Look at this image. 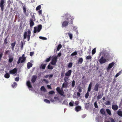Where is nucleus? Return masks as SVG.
<instances>
[{
	"mask_svg": "<svg viewBox=\"0 0 122 122\" xmlns=\"http://www.w3.org/2000/svg\"><path fill=\"white\" fill-rule=\"evenodd\" d=\"M94 106L96 108H98V106L97 105V103L96 101L94 103Z\"/></svg>",
	"mask_w": 122,
	"mask_h": 122,
	"instance_id": "nucleus-49",
	"label": "nucleus"
},
{
	"mask_svg": "<svg viewBox=\"0 0 122 122\" xmlns=\"http://www.w3.org/2000/svg\"><path fill=\"white\" fill-rule=\"evenodd\" d=\"M26 60V59H25V58H21L20 60V62H18L19 61V59L18 60L17 62V64H19L20 63H23Z\"/></svg>",
	"mask_w": 122,
	"mask_h": 122,
	"instance_id": "nucleus-15",
	"label": "nucleus"
},
{
	"mask_svg": "<svg viewBox=\"0 0 122 122\" xmlns=\"http://www.w3.org/2000/svg\"><path fill=\"white\" fill-rule=\"evenodd\" d=\"M19 77H16L15 78V81H17L19 80Z\"/></svg>",
	"mask_w": 122,
	"mask_h": 122,
	"instance_id": "nucleus-60",
	"label": "nucleus"
},
{
	"mask_svg": "<svg viewBox=\"0 0 122 122\" xmlns=\"http://www.w3.org/2000/svg\"><path fill=\"white\" fill-rule=\"evenodd\" d=\"M42 28L41 25H39V32H40Z\"/></svg>",
	"mask_w": 122,
	"mask_h": 122,
	"instance_id": "nucleus-47",
	"label": "nucleus"
},
{
	"mask_svg": "<svg viewBox=\"0 0 122 122\" xmlns=\"http://www.w3.org/2000/svg\"><path fill=\"white\" fill-rule=\"evenodd\" d=\"M108 52L105 50L103 49L102 51H100L98 56L100 57L101 55L103 57H105Z\"/></svg>",
	"mask_w": 122,
	"mask_h": 122,
	"instance_id": "nucleus-2",
	"label": "nucleus"
},
{
	"mask_svg": "<svg viewBox=\"0 0 122 122\" xmlns=\"http://www.w3.org/2000/svg\"><path fill=\"white\" fill-rule=\"evenodd\" d=\"M37 31L38 32V26L37 28L36 27H34V33H36Z\"/></svg>",
	"mask_w": 122,
	"mask_h": 122,
	"instance_id": "nucleus-27",
	"label": "nucleus"
},
{
	"mask_svg": "<svg viewBox=\"0 0 122 122\" xmlns=\"http://www.w3.org/2000/svg\"><path fill=\"white\" fill-rule=\"evenodd\" d=\"M73 30H75V31L77 30V27L76 26H73Z\"/></svg>",
	"mask_w": 122,
	"mask_h": 122,
	"instance_id": "nucleus-54",
	"label": "nucleus"
},
{
	"mask_svg": "<svg viewBox=\"0 0 122 122\" xmlns=\"http://www.w3.org/2000/svg\"><path fill=\"white\" fill-rule=\"evenodd\" d=\"M27 35V32H25L24 35V39H25L26 38Z\"/></svg>",
	"mask_w": 122,
	"mask_h": 122,
	"instance_id": "nucleus-42",
	"label": "nucleus"
},
{
	"mask_svg": "<svg viewBox=\"0 0 122 122\" xmlns=\"http://www.w3.org/2000/svg\"><path fill=\"white\" fill-rule=\"evenodd\" d=\"M68 82L64 81L62 85V88H67L68 87Z\"/></svg>",
	"mask_w": 122,
	"mask_h": 122,
	"instance_id": "nucleus-13",
	"label": "nucleus"
},
{
	"mask_svg": "<svg viewBox=\"0 0 122 122\" xmlns=\"http://www.w3.org/2000/svg\"><path fill=\"white\" fill-rule=\"evenodd\" d=\"M48 69H53V67H52L49 64L48 66Z\"/></svg>",
	"mask_w": 122,
	"mask_h": 122,
	"instance_id": "nucleus-63",
	"label": "nucleus"
},
{
	"mask_svg": "<svg viewBox=\"0 0 122 122\" xmlns=\"http://www.w3.org/2000/svg\"><path fill=\"white\" fill-rule=\"evenodd\" d=\"M112 108L114 111H116L118 109V107L117 105H112Z\"/></svg>",
	"mask_w": 122,
	"mask_h": 122,
	"instance_id": "nucleus-16",
	"label": "nucleus"
},
{
	"mask_svg": "<svg viewBox=\"0 0 122 122\" xmlns=\"http://www.w3.org/2000/svg\"><path fill=\"white\" fill-rule=\"evenodd\" d=\"M32 64L29 62L28 63L27 65V67L28 69H29L30 68L32 67Z\"/></svg>",
	"mask_w": 122,
	"mask_h": 122,
	"instance_id": "nucleus-21",
	"label": "nucleus"
},
{
	"mask_svg": "<svg viewBox=\"0 0 122 122\" xmlns=\"http://www.w3.org/2000/svg\"><path fill=\"white\" fill-rule=\"evenodd\" d=\"M44 101L46 103H50V102L49 100L47 99H45L44 100Z\"/></svg>",
	"mask_w": 122,
	"mask_h": 122,
	"instance_id": "nucleus-50",
	"label": "nucleus"
},
{
	"mask_svg": "<svg viewBox=\"0 0 122 122\" xmlns=\"http://www.w3.org/2000/svg\"><path fill=\"white\" fill-rule=\"evenodd\" d=\"M105 104L107 105H110V102L109 101H107L106 102Z\"/></svg>",
	"mask_w": 122,
	"mask_h": 122,
	"instance_id": "nucleus-51",
	"label": "nucleus"
},
{
	"mask_svg": "<svg viewBox=\"0 0 122 122\" xmlns=\"http://www.w3.org/2000/svg\"><path fill=\"white\" fill-rule=\"evenodd\" d=\"M39 38L43 40H46L47 39L45 37H42V36H39Z\"/></svg>",
	"mask_w": 122,
	"mask_h": 122,
	"instance_id": "nucleus-45",
	"label": "nucleus"
},
{
	"mask_svg": "<svg viewBox=\"0 0 122 122\" xmlns=\"http://www.w3.org/2000/svg\"><path fill=\"white\" fill-rule=\"evenodd\" d=\"M107 60L103 56H102L99 60V62L100 64H102L105 63L106 61Z\"/></svg>",
	"mask_w": 122,
	"mask_h": 122,
	"instance_id": "nucleus-6",
	"label": "nucleus"
},
{
	"mask_svg": "<svg viewBox=\"0 0 122 122\" xmlns=\"http://www.w3.org/2000/svg\"><path fill=\"white\" fill-rule=\"evenodd\" d=\"M34 52H31L30 53V55L31 56H32L34 54Z\"/></svg>",
	"mask_w": 122,
	"mask_h": 122,
	"instance_id": "nucleus-61",
	"label": "nucleus"
},
{
	"mask_svg": "<svg viewBox=\"0 0 122 122\" xmlns=\"http://www.w3.org/2000/svg\"><path fill=\"white\" fill-rule=\"evenodd\" d=\"M92 86V84L91 82L89 85V86L88 88L87 91H88V92H90L91 91Z\"/></svg>",
	"mask_w": 122,
	"mask_h": 122,
	"instance_id": "nucleus-26",
	"label": "nucleus"
},
{
	"mask_svg": "<svg viewBox=\"0 0 122 122\" xmlns=\"http://www.w3.org/2000/svg\"><path fill=\"white\" fill-rule=\"evenodd\" d=\"M103 94L102 93V94H99L97 97V99L98 100L100 99L101 98L103 95Z\"/></svg>",
	"mask_w": 122,
	"mask_h": 122,
	"instance_id": "nucleus-19",
	"label": "nucleus"
},
{
	"mask_svg": "<svg viewBox=\"0 0 122 122\" xmlns=\"http://www.w3.org/2000/svg\"><path fill=\"white\" fill-rule=\"evenodd\" d=\"M72 63L71 62L68 65V67L69 68H71L72 66Z\"/></svg>",
	"mask_w": 122,
	"mask_h": 122,
	"instance_id": "nucleus-48",
	"label": "nucleus"
},
{
	"mask_svg": "<svg viewBox=\"0 0 122 122\" xmlns=\"http://www.w3.org/2000/svg\"><path fill=\"white\" fill-rule=\"evenodd\" d=\"M122 70H121L118 73H117L115 77H117V76H119L120 75L121 73H122Z\"/></svg>",
	"mask_w": 122,
	"mask_h": 122,
	"instance_id": "nucleus-34",
	"label": "nucleus"
},
{
	"mask_svg": "<svg viewBox=\"0 0 122 122\" xmlns=\"http://www.w3.org/2000/svg\"><path fill=\"white\" fill-rule=\"evenodd\" d=\"M46 65V64H42L41 66V69H45Z\"/></svg>",
	"mask_w": 122,
	"mask_h": 122,
	"instance_id": "nucleus-29",
	"label": "nucleus"
},
{
	"mask_svg": "<svg viewBox=\"0 0 122 122\" xmlns=\"http://www.w3.org/2000/svg\"><path fill=\"white\" fill-rule=\"evenodd\" d=\"M56 90L58 93L62 96H64L63 95L64 92L63 90H61L60 89V87H58L56 89Z\"/></svg>",
	"mask_w": 122,
	"mask_h": 122,
	"instance_id": "nucleus-5",
	"label": "nucleus"
},
{
	"mask_svg": "<svg viewBox=\"0 0 122 122\" xmlns=\"http://www.w3.org/2000/svg\"><path fill=\"white\" fill-rule=\"evenodd\" d=\"M117 113L119 116L121 117H122V112L121 111H118Z\"/></svg>",
	"mask_w": 122,
	"mask_h": 122,
	"instance_id": "nucleus-32",
	"label": "nucleus"
},
{
	"mask_svg": "<svg viewBox=\"0 0 122 122\" xmlns=\"http://www.w3.org/2000/svg\"><path fill=\"white\" fill-rule=\"evenodd\" d=\"M81 109V107L80 106L76 107L75 108V110L76 112L80 111Z\"/></svg>",
	"mask_w": 122,
	"mask_h": 122,
	"instance_id": "nucleus-17",
	"label": "nucleus"
},
{
	"mask_svg": "<svg viewBox=\"0 0 122 122\" xmlns=\"http://www.w3.org/2000/svg\"><path fill=\"white\" fill-rule=\"evenodd\" d=\"M25 58V59H26V57L25 56V55L24 54H23L22 55V56L20 57H19V58L18 62H19H19H20V60L21 58Z\"/></svg>",
	"mask_w": 122,
	"mask_h": 122,
	"instance_id": "nucleus-35",
	"label": "nucleus"
},
{
	"mask_svg": "<svg viewBox=\"0 0 122 122\" xmlns=\"http://www.w3.org/2000/svg\"><path fill=\"white\" fill-rule=\"evenodd\" d=\"M62 103L63 104H65L66 105H68V103L67 102V101L66 100H65L63 101Z\"/></svg>",
	"mask_w": 122,
	"mask_h": 122,
	"instance_id": "nucleus-39",
	"label": "nucleus"
},
{
	"mask_svg": "<svg viewBox=\"0 0 122 122\" xmlns=\"http://www.w3.org/2000/svg\"><path fill=\"white\" fill-rule=\"evenodd\" d=\"M68 35L69 36L70 39L72 40L73 37L72 34L71 33H68Z\"/></svg>",
	"mask_w": 122,
	"mask_h": 122,
	"instance_id": "nucleus-31",
	"label": "nucleus"
},
{
	"mask_svg": "<svg viewBox=\"0 0 122 122\" xmlns=\"http://www.w3.org/2000/svg\"><path fill=\"white\" fill-rule=\"evenodd\" d=\"M89 92L87 91L85 95V97L87 99L88 98L89 96Z\"/></svg>",
	"mask_w": 122,
	"mask_h": 122,
	"instance_id": "nucleus-37",
	"label": "nucleus"
},
{
	"mask_svg": "<svg viewBox=\"0 0 122 122\" xmlns=\"http://www.w3.org/2000/svg\"><path fill=\"white\" fill-rule=\"evenodd\" d=\"M62 47V46L61 44L59 45L57 48V51H59Z\"/></svg>",
	"mask_w": 122,
	"mask_h": 122,
	"instance_id": "nucleus-33",
	"label": "nucleus"
},
{
	"mask_svg": "<svg viewBox=\"0 0 122 122\" xmlns=\"http://www.w3.org/2000/svg\"><path fill=\"white\" fill-rule=\"evenodd\" d=\"M115 63L114 62H112L109 64L107 69H111L115 65Z\"/></svg>",
	"mask_w": 122,
	"mask_h": 122,
	"instance_id": "nucleus-12",
	"label": "nucleus"
},
{
	"mask_svg": "<svg viewBox=\"0 0 122 122\" xmlns=\"http://www.w3.org/2000/svg\"><path fill=\"white\" fill-rule=\"evenodd\" d=\"M74 103V102H70L69 103V104L70 106H73V104Z\"/></svg>",
	"mask_w": 122,
	"mask_h": 122,
	"instance_id": "nucleus-55",
	"label": "nucleus"
},
{
	"mask_svg": "<svg viewBox=\"0 0 122 122\" xmlns=\"http://www.w3.org/2000/svg\"><path fill=\"white\" fill-rule=\"evenodd\" d=\"M51 56H50L49 57L46 58V60L44 61L45 62H49L50 60V58Z\"/></svg>",
	"mask_w": 122,
	"mask_h": 122,
	"instance_id": "nucleus-41",
	"label": "nucleus"
},
{
	"mask_svg": "<svg viewBox=\"0 0 122 122\" xmlns=\"http://www.w3.org/2000/svg\"><path fill=\"white\" fill-rule=\"evenodd\" d=\"M77 54V52L76 51H75L73 53H72L71 55V56H74L75 55H76Z\"/></svg>",
	"mask_w": 122,
	"mask_h": 122,
	"instance_id": "nucleus-52",
	"label": "nucleus"
},
{
	"mask_svg": "<svg viewBox=\"0 0 122 122\" xmlns=\"http://www.w3.org/2000/svg\"><path fill=\"white\" fill-rule=\"evenodd\" d=\"M23 10L24 11L23 12L24 13H25L26 12V9L25 7V6H24L23 7Z\"/></svg>",
	"mask_w": 122,
	"mask_h": 122,
	"instance_id": "nucleus-44",
	"label": "nucleus"
},
{
	"mask_svg": "<svg viewBox=\"0 0 122 122\" xmlns=\"http://www.w3.org/2000/svg\"><path fill=\"white\" fill-rule=\"evenodd\" d=\"M17 85V83L16 82H14L13 84L12 85V87L13 88L16 87V86Z\"/></svg>",
	"mask_w": 122,
	"mask_h": 122,
	"instance_id": "nucleus-36",
	"label": "nucleus"
},
{
	"mask_svg": "<svg viewBox=\"0 0 122 122\" xmlns=\"http://www.w3.org/2000/svg\"><path fill=\"white\" fill-rule=\"evenodd\" d=\"M17 69H12L9 72L11 74H14L17 73Z\"/></svg>",
	"mask_w": 122,
	"mask_h": 122,
	"instance_id": "nucleus-14",
	"label": "nucleus"
},
{
	"mask_svg": "<svg viewBox=\"0 0 122 122\" xmlns=\"http://www.w3.org/2000/svg\"><path fill=\"white\" fill-rule=\"evenodd\" d=\"M54 93H55V92L53 91H51L49 92V94H52Z\"/></svg>",
	"mask_w": 122,
	"mask_h": 122,
	"instance_id": "nucleus-57",
	"label": "nucleus"
},
{
	"mask_svg": "<svg viewBox=\"0 0 122 122\" xmlns=\"http://www.w3.org/2000/svg\"><path fill=\"white\" fill-rule=\"evenodd\" d=\"M43 81H44L46 84H48L49 83V81H48L46 80L45 79H44L43 80Z\"/></svg>",
	"mask_w": 122,
	"mask_h": 122,
	"instance_id": "nucleus-62",
	"label": "nucleus"
},
{
	"mask_svg": "<svg viewBox=\"0 0 122 122\" xmlns=\"http://www.w3.org/2000/svg\"><path fill=\"white\" fill-rule=\"evenodd\" d=\"M41 90L43 91L44 92H46V89L43 86L41 87Z\"/></svg>",
	"mask_w": 122,
	"mask_h": 122,
	"instance_id": "nucleus-38",
	"label": "nucleus"
},
{
	"mask_svg": "<svg viewBox=\"0 0 122 122\" xmlns=\"http://www.w3.org/2000/svg\"><path fill=\"white\" fill-rule=\"evenodd\" d=\"M57 56H55L53 57L52 61L51 62V64L52 65H55L56 64V63L57 62Z\"/></svg>",
	"mask_w": 122,
	"mask_h": 122,
	"instance_id": "nucleus-4",
	"label": "nucleus"
},
{
	"mask_svg": "<svg viewBox=\"0 0 122 122\" xmlns=\"http://www.w3.org/2000/svg\"><path fill=\"white\" fill-rule=\"evenodd\" d=\"M78 91L79 92H82V89L81 88V87H79L78 89Z\"/></svg>",
	"mask_w": 122,
	"mask_h": 122,
	"instance_id": "nucleus-56",
	"label": "nucleus"
},
{
	"mask_svg": "<svg viewBox=\"0 0 122 122\" xmlns=\"http://www.w3.org/2000/svg\"><path fill=\"white\" fill-rule=\"evenodd\" d=\"M96 52V48H95L92 51V55L94 54Z\"/></svg>",
	"mask_w": 122,
	"mask_h": 122,
	"instance_id": "nucleus-40",
	"label": "nucleus"
},
{
	"mask_svg": "<svg viewBox=\"0 0 122 122\" xmlns=\"http://www.w3.org/2000/svg\"><path fill=\"white\" fill-rule=\"evenodd\" d=\"M7 38H5L4 41V44L6 45L7 44Z\"/></svg>",
	"mask_w": 122,
	"mask_h": 122,
	"instance_id": "nucleus-43",
	"label": "nucleus"
},
{
	"mask_svg": "<svg viewBox=\"0 0 122 122\" xmlns=\"http://www.w3.org/2000/svg\"><path fill=\"white\" fill-rule=\"evenodd\" d=\"M100 111L101 113L102 114H105V109L104 108L101 109L100 110Z\"/></svg>",
	"mask_w": 122,
	"mask_h": 122,
	"instance_id": "nucleus-25",
	"label": "nucleus"
},
{
	"mask_svg": "<svg viewBox=\"0 0 122 122\" xmlns=\"http://www.w3.org/2000/svg\"><path fill=\"white\" fill-rule=\"evenodd\" d=\"M91 58L92 57L90 56H88L86 57V59H91Z\"/></svg>",
	"mask_w": 122,
	"mask_h": 122,
	"instance_id": "nucleus-58",
	"label": "nucleus"
},
{
	"mask_svg": "<svg viewBox=\"0 0 122 122\" xmlns=\"http://www.w3.org/2000/svg\"><path fill=\"white\" fill-rule=\"evenodd\" d=\"M16 44V42L15 41L14 42L11 43V47L12 50H14V47Z\"/></svg>",
	"mask_w": 122,
	"mask_h": 122,
	"instance_id": "nucleus-23",
	"label": "nucleus"
},
{
	"mask_svg": "<svg viewBox=\"0 0 122 122\" xmlns=\"http://www.w3.org/2000/svg\"><path fill=\"white\" fill-rule=\"evenodd\" d=\"M37 78V76L35 75L33 76L32 77L31 80V81L32 82V83L35 82L36 81Z\"/></svg>",
	"mask_w": 122,
	"mask_h": 122,
	"instance_id": "nucleus-10",
	"label": "nucleus"
},
{
	"mask_svg": "<svg viewBox=\"0 0 122 122\" xmlns=\"http://www.w3.org/2000/svg\"><path fill=\"white\" fill-rule=\"evenodd\" d=\"M5 3V1L4 0H1L0 2V6L1 7V10L2 11H3Z\"/></svg>",
	"mask_w": 122,
	"mask_h": 122,
	"instance_id": "nucleus-7",
	"label": "nucleus"
},
{
	"mask_svg": "<svg viewBox=\"0 0 122 122\" xmlns=\"http://www.w3.org/2000/svg\"><path fill=\"white\" fill-rule=\"evenodd\" d=\"M26 84L29 89L30 90H32V89H31L32 87L30 82L29 81H28L26 82Z\"/></svg>",
	"mask_w": 122,
	"mask_h": 122,
	"instance_id": "nucleus-9",
	"label": "nucleus"
},
{
	"mask_svg": "<svg viewBox=\"0 0 122 122\" xmlns=\"http://www.w3.org/2000/svg\"><path fill=\"white\" fill-rule=\"evenodd\" d=\"M39 17L40 18V20L42 21L43 20H45V18L44 15L42 13V10H39Z\"/></svg>",
	"mask_w": 122,
	"mask_h": 122,
	"instance_id": "nucleus-3",
	"label": "nucleus"
},
{
	"mask_svg": "<svg viewBox=\"0 0 122 122\" xmlns=\"http://www.w3.org/2000/svg\"><path fill=\"white\" fill-rule=\"evenodd\" d=\"M110 119L111 122H115V121L113 118H111Z\"/></svg>",
	"mask_w": 122,
	"mask_h": 122,
	"instance_id": "nucleus-64",
	"label": "nucleus"
},
{
	"mask_svg": "<svg viewBox=\"0 0 122 122\" xmlns=\"http://www.w3.org/2000/svg\"><path fill=\"white\" fill-rule=\"evenodd\" d=\"M21 45L20 46V47L22 49L23 47V42L22 41H21Z\"/></svg>",
	"mask_w": 122,
	"mask_h": 122,
	"instance_id": "nucleus-59",
	"label": "nucleus"
},
{
	"mask_svg": "<svg viewBox=\"0 0 122 122\" xmlns=\"http://www.w3.org/2000/svg\"><path fill=\"white\" fill-rule=\"evenodd\" d=\"M83 61V59L82 58H80L78 59L77 63L78 64H81Z\"/></svg>",
	"mask_w": 122,
	"mask_h": 122,
	"instance_id": "nucleus-22",
	"label": "nucleus"
},
{
	"mask_svg": "<svg viewBox=\"0 0 122 122\" xmlns=\"http://www.w3.org/2000/svg\"><path fill=\"white\" fill-rule=\"evenodd\" d=\"M5 73H6L4 75L5 77L6 78H9L10 76L9 74L7 73L6 71H5Z\"/></svg>",
	"mask_w": 122,
	"mask_h": 122,
	"instance_id": "nucleus-24",
	"label": "nucleus"
},
{
	"mask_svg": "<svg viewBox=\"0 0 122 122\" xmlns=\"http://www.w3.org/2000/svg\"><path fill=\"white\" fill-rule=\"evenodd\" d=\"M71 72V70H69L66 73L65 75L66 76H70Z\"/></svg>",
	"mask_w": 122,
	"mask_h": 122,
	"instance_id": "nucleus-18",
	"label": "nucleus"
},
{
	"mask_svg": "<svg viewBox=\"0 0 122 122\" xmlns=\"http://www.w3.org/2000/svg\"><path fill=\"white\" fill-rule=\"evenodd\" d=\"M13 60V58H10L9 59V62L11 63L12 62Z\"/></svg>",
	"mask_w": 122,
	"mask_h": 122,
	"instance_id": "nucleus-53",
	"label": "nucleus"
},
{
	"mask_svg": "<svg viewBox=\"0 0 122 122\" xmlns=\"http://www.w3.org/2000/svg\"><path fill=\"white\" fill-rule=\"evenodd\" d=\"M62 19H65V20L62 23V27H65L67 26L68 23L72 24L73 21L74 19V17H71V15L68 13H66L62 16Z\"/></svg>",
	"mask_w": 122,
	"mask_h": 122,
	"instance_id": "nucleus-1",
	"label": "nucleus"
},
{
	"mask_svg": "<svg viewBox=\"0 0 122 122\" xmlns=\"http://www.w3.org/2000/svg\"><path fill=\"white\" fill-rule=\"evenodd\" d=\"M99 85L98 83H97L96 84L94 87V90L96 91H98V88Z\"/></svg>",
	"mask_w": 122,
	"mask_h": 122,
	"instance_id": "nucleus-11",
	"label": "nucleus"
},
{
	"mask_svg": "<svg viewBox=\"0 0 122 122\" xmlns=\"http://www.w3.org/2000/svg\"><path fill=\"white\" fill-rule=\"evenodd\" d=\"M75 81L74 80H73L72 81L71 83V86L72 87H73L75 86Z\"/></svg>",
	"mask_w": 122,
	"mask_h": 122,
	"instance_id": "nucleus-46",
	"label": "nucleus"
},
{
	"mask_svg": "<svg viewBox=\"0 0 122 122\" xmlns=\"http://www.w3.org/2000/svg\"><path fill=\"white\" fill-rule=\"evenodd\" d=\"M30 27H31L34 25V23L32 19H30Z\"/></svg>",
	"mask_w": 122,
	"mask_h": 122,
	"instance_id": "nucleus-20",
	"label": "nucleus"
},
{
	"mask_svg": "<svg viewBox=\"0 0 122 122\" xmlns=\"http://www.w3.org/2000/svg\"><path fill=\"white\" fill-rule=\"evenodd\" d=\"M64 81L65 82H67V81H69V77L67 76H65L64 78Z\"/></svg>",
	"mask_w": 122,
	"mask_h": 122,
	"instance_id": "nucleus-28",
	"label": "nucleus"
},
{
	"mask_svg": "<svg viewBox=\"0 0 122 122\" xmlns=\"http://www.w3.org/2000/svg\"><path fill=\"white\" fill-rule=\"evenodd\" d=\"M106 111L107 114H108L109 115H110L111 114V111L109 109H106Z\"/></svg>",
	"mask_w": 122,
	"mask_h": 122,
	"instance_id": "nucleus-30",
	"label": "nucleus"
},
{
	"mask_svg": "<svg viewBox=\"0 0 122 122\" xmlns=\"http://www.w3.org/2000/svg\"><path fill=\"white\" fill-rule=\"evenodd\" d=\"M112 54L108 52L105 58L107 60H109L112 58Z\"/></svg>",
	"mask_w": 122,
	"mask_h": 122,
	"instance_id": "nucleus-8",
	"label": "nucleus"
}]
</instances>
